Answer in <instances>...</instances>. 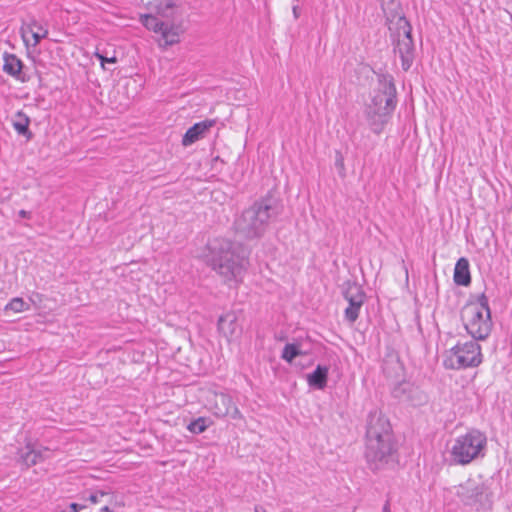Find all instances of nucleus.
I'll return each mask as SVG.
<instances>
[{"label": "nucleus", "instance_id": "nucleus-1", "mask_svg": "<svg viewBox=\"0 0 512 512\" xmlns=\"http://www.w3.org/2000/svg\"><path fill=\"white\" fill-rule=\"evenodd\" d=\"M396 445L389 420L379 411L367 418L365 457L370 469L377 471L395 462Z\"/></svg>", "mask_w": 512, "mask_h": 512}, {"label": "nucleus", "instance_id": "nucleus-2", "mask_svg": "<svg viewBox=\"0 0 512 512\" xmlns=\"http://www.w3.org/2000/svg\"><path fill=\"white\" fill-rule=\"evenodd\" d=\"M209 250V265L223 282L240 284L249 265L246 249L228 239H215L209 244Z\"/></svg>", "mask_w": 512, "mask_h": 512}, {"label": "nucleus", "instance_id": "nucleus-3", "mask_svg": "<svg viewBox=\"0 0 512 512\" xmlns=\"http://www.w3.org/2000/svg\"><path fill=\"white\" fill-rule=\"evenodd\" d=\"M180 0H150L147 3L149 13L140 16V22L145 28L159 35L160 46L167 47L177 44L184 29L180 23H172L159 19L174 17L179 8Z\"/></svg>", "mask_w": 512, "mask_h": 512}, {"label": "nucleus", "instance_id": "nucleus-4", "mask_svg": "<svg viewBox=\"0 0 512 512\" xmlns=\"http://www.w3.org/2000/svg\"><path fill=\"white\" fill-rule=\"evenodd\" d=\"M281 213L278 201L266 196L245 209L234 221L237 234L245 239L261 238L270 222Z\"/></svg>", "mask_w": 512, "mask_h": 512}, {"label": "nucleus", "instance_id": "nucleus-5", "mask_svg": "<svg viewBox=\"0 0 512 512\" xmlns=\"http://www.w3.org/2000/svg\"><path fill=\"white\" fill-rule=\"evenodd\" d=\"M379 90L374 94L371 103L365 109V117L370 129L380 134L389 122L396 107V88L391 76L379 78Z\"/></svg>", "mask_w": 512, "mask_h": 512}, {"label": "nucleus", "instance_id": "nucleus-6", "mask_svg": "<svg viewBox=\"0 0 512 512\" xmlns=\"http://www.w3.org/2000/svg\"><path fill=\"white\" fill-rule=\"evenodd\" d=\"M461 319L466 331L475 340L486 339L492 329L488 298L481 294L477 301L467 303L461 311Z\"/></svg>", "mask_w": 512, "mask_h": 512}, {"label": "nucleus", "instance_id": "nucleus-7", "mask_svg": "<svg viewBox=\"0 0 512 512\" xmlns=\"http://www.w3.org/2000/svg\"><path fill=\"white\" fill-rule=\"evenodd\" d=\"M486 435L477 429H471L453 440L450 448L451 461L458 465H467L485 456Z\"/></svg>", "mask_w": 512, "mask_h": 512}, {"label": "nucleus", "instance_id": "nucleus-8", "mask_svg": "<svg viewBox=\"0 0 512 512\" xmlns=\"http://www.w3.org/2000/svg\"><path fill=\"white\" fill-rule=\"evenodd\" d=\"M481 346L476 340L458 342L444 353L443 365L446 369L461 370L477 367L482 363Z\"/></svg>", "mask_w": 512, "mask_h": 512}, {"label": "nucleus", "instance_id": "nucleus-9", "mask_svg": "<svg viewBox=\"0 0 512 512\" xmlns=\"http://www.w3.org/2000/svg\"><path fill=\"white\" fill-rule=\"evenodd\" d=\"M456 495L466 506L476 510L490 508L492 506V490L488 480L482 476L468 478L456 489Z\"/></svg>", "mask_w": 512, "mask_h": 512}, {"label": "nucleus", "instance_id": "nucleus-10", "mask_svg": "<svg viewBox=\"0 0 512 512\" xmlns=\"http://www.w3.org/2000/svg\"><path fill=\"white\" fill-rule=\"evenodd\" d=\"M398 24L399 30H402L403 34H398L394 52L401 59L402 69L408 71L415 58V46L411 35V25L405 18H400Z\"/></svg>", "mask_w": 512, "mask_h": 512}, {"label": "nucleus", "instance_id": "nucleus-11", "mask_svg": "<svg viewBox=\"0 0 512 512\" xmlns=\"http://www.w3.org/2000/svg\"><path fill=\"white\" fill-rule=\"evenodd\" d=\"M209 409L219 418L230 417L231 419H241L242 414L235 405L232 397L227 393H214L210 400Z\"/></svg>", "mask_w": 512, "mask_h": 512}, {"label": "nucleus", "instance_id": "nucleus-12", "mask_svg": "<svg viewBox=\"0 0 512 512\" xmlns=\"http://www.w3.org/2000/svg\"><path fill=\"white\" fill-rule=\"evenodd\" d=\"M214 123L215 121L213 120H205L195 123L184 134L182 138V145L187 147L203 138L210 128L214 126Z\"/></svg>", "mask_w": 512, "mask_h": 512}, {"label": "nucleus", "instance_id": "nucleus-13", "mask_svg": "<svg viewBox=\"0 0 512 512\" xmlns=\"http://www.w3.org/2000/svg\"><path fill=\"white\" fill-rule=\"evenodd\" d=\"M47 448L36 449L32 444H27L25 449L20 452L21 462L26 468L42 462L46 458Z\"/></svg>", "mask_w": 512, "mask_h": 512}, {"label": "nucleus", "instance_id": "nucleus-14", "mask_svg": "<svg viewBox=\"0 0 512 512\" xmlns=\"http://www.w3.org/2000/svg\"><path fill=\"white\" fill-rule=\"evenodd\" d=\"M329 368L318 365L316 369L307 375L308 385L312 388L323 390L327 386Z\"/></svg>", "mask_w": 512, "mask_h": 512}, {"label": "nucleus", "instance_id": "nucleus-15", "mask_svg": "<svg viewBox=\"0 0 512 512\" xmlns=\"http://www.w3.org/2000/svg\"><path fill=\"white\" fill-rule=\"evenodd\" d=\"M28 33L31 34L34 40L33 46H37L42 39L47 37L48 30L40 22L33 19L26 25V27L22 28L23 37H25Z\"/></svg>", "mask_w": 512, "mask_h": 512}, {"label": "nucleus", "instance_id": "nucleus-16", "mask_svg": "<svg viewBox=\"0 0 512 512\" xmlns=\"http://www.w3.org/2000/svg\"><path fill=\"white\" fill-rule=\"evenodd\" d=\"M454 282L457 285L467 286L471 282L469 262L466 258H460L454 268Z\"/></svg>", "mask_w": 512, "mask_h": 512}, {"label": "nucleus", "instance_id": "nucleus-17", "mask_svg": "<svg viewBox=\"0 0 512 512\" xmlns=\"http://www.w3.org/2000/svg\"><path fill=\"white\" fill-rule=\"evenodd\" d=\"M23 64L21 60L14 54H4L3 71L8 75L19 78Z\"/></svg>", "mask_w": 512, "mask_h": 512}, {"label": "nucleus", "instance_id": "nucleus-18", "mask_svg": "<svg viewBox=\"0 0 512 512\" xmlns=\"http://www.w3.org/2000/svg\"><path fill=\"white\" fill-rule=\"evenodd\" d=\"M344 298L348 301L349 305L361 307L364 303V292L357 284L349 285L344 292Z\"/></svg>", "mask_w": 512, "mask_h": 512}, {"label": "nucleus", "instance_id": "nucleus-19", "mask_svg": "<svg viewBox=\"0 0 512 512\" xmlns=\"http://www.w3.org/2000/svg\"><path fill=\"white\" fill-rule=\"evenodd\" d=\"M29 124L30 119L24 112H16L13 117V127L18 132V134L26 136L28 139L32 137V134L29 130Z\"/></svg>", "mask_w": 512, "mask_h": 512}, {"label": "nucleus", "instance_id": "nucleus-20", "mask_svg": "<svg viewBox=\"0 0 512 512\" xmlns=\"http://www.w3.org/2000/svg\"><path fill=\"white\" fill-rule=\"evenodd\" d=\"M218 329L226 336H233L236 330V322L234 315L227 314L221 316L218 320Z\"/></svg>", "mask_w": 512, "mask_h": 512}, {"label": "nucleus", "instance_id": "nucleus-21", "mask_svg": "<svg viewBox=\"0 0 512 512\" xmlns=\"http://www.w3.org/2000/svg\"><path fill=\"white\" fill-rule=\"evenodd\" d=\"M212 422L209 418L206 417H198L197 419L190 422L187 426V430L193 434H201L203 433Z\"/></svg>", "mask_w": 512, "mask_h": 512}, {"label": "nucleus", "instance_id": "nucleus-22", "mask_svg": "<svg viewBox=\"0 0 512 512\" xmlns=\"http://www.w3.org/2000/svg\"><path fill=\"white\" fill-rule=\"evenodd\" d=\"M30 309V305L23 300L21 297H15L11 299L6 306L4 311H13L14 313L24 312Z\"/></svg>", "mask_w": 512, "mask_h": 512}, {"label": "nucleus", "instance_id": "nucleus-23", "mask_svg": "<svg viewBox=\"0 0 512 512\" xmlns=\"http://www.w3.org/2000/svg\"><path fill=\"white\" fill-rule=\"evenodd\" d=\"M301 354L299 348L295 344H286L282 351V358L291 363L297 356Z\"/></svg>", "mask_w": 512, "mask_h": 512}, {"label": "nucleus", "instance_id": "nucleus-24", "mask_svg": "<svg viewBox=\"0 0 512 512\" xmlns=\"http://www.w3.org/2000/svg\"><path fill=\"white\" fill-rule=\"evenodd\" d=\"M361 307H356V306H353V305H349L346 309H345V318L350 322V323H354L357 318L359 317V311H360Z\"/></svg>", "mask_w": 512, "mask_h": 512}, {"label": "nucleus", "instance_id": "nucleus-25", "mask_svg": "<svg viewBox=\"0 0 512 512\" xmlns=\"http://www.w3.org/2000/svg\"><path fill=\"white\" fill-rule=\"evenodd\" d=\"M106 495L103 491H98L96 493H93L89 496V501L92 503H98L100 501V498L104 497Z\"/></svg>", "mask_w": 512, "mask_h": 512}, {"label": "nucleus", "instance_id": "nucleus-26", "mask_svg": "<svg viewBox=\"0 0 512 512\" xmlns=\"http://www.w3.org/2000/svg\"><path fill=\"white\" fill-rule=\"evenodd\" d=\"M96 56L101 61V66L104 68L105 63H115L117 61L116 57L107 58L103 55L97 53Z\"/></svg>", "mask_w": 512, "mask_h": 512}, {"label": "nucleus", "instance_id": "nucleus-27", "mask_svg": "<svg viewBox=\"0 0 512 512\" xmlns=\"http://www.w3.org/2000/svg\"><path fill=\"white\" fill-rule=\"evenodd\" d=\"M85 508L83 505H79L77 503H71L70 504V511L68 512H78L80 509Z\"/></svg>", "mask_w": 512, "mask_h": 512}, {"label": "nucleus", "instance_id": "nucleus-28", "mask_svg": "<svg viewBox=\"0 0 512 512\" xmlns=\"http://www.w3.org/2000/svg\"><path fill=\"white\" fill-rule=\"evenodd\" d=\"M292 11H293L294 18L298 19L299 16H300V9H299V7L297 5L293 6Z\"/></svg>", "mask_w": 512, "mask_h": 512}, {"label": "nucleus", "instance_id": "nucleus-29", "mask_svg": "<svg viewBox=\"0 0 512 512\" xmlns=\"http://www.w3.org/2000/svg\"><path fill=\"white\" fill-rule=\"evenodd\" d=\"M19 216L21 218H30V213L26 210H20L19 211Z\"/></svg>", "mask_w": 512, "mask_h": 512}, {"label": "nucleus", "instance_id": "nucleus-30", "mask_svg": "<svg viewBox=\"0 0 512 512\" xmlns=\"http://www.w3.org/2000/svg\"><path fill=\"white\" fill-rule=\"evenodd\" d=\"M382 512H391L390 510V502L386 501V503L383 506Z\"/></svg>", "mask_w": 512, "mask_h": 512}, {"label": "nucleus", "instance_id": "nucleus-31", "mask_svg": "<svg viewBox=\"0 0 512 512\" xmlns=\"http://www.w3.org/2000/svg\"><path fill=\"white\" fill-rule=\"evenodd\" d=\"M254 512H267V511L262 506L256 505L254 508Z\"/></svg>", "mask_w": 512, "mask_h": 512}, {"label": "nucleus", "instance_id": "nucleus-32", "mask_svg": "<svg viewBox=\"0 0 512 512\" xmlns=\"http://www.w3.org/2000/svg\"><path fill=\"white\" fill-rule=\"evenodd\" d=\"M101 512H112V510L109 508V506H104L100 509Z\"/></svg>", "mask_w": 512, "mask_h": 512}, {"label": "nucleus", "instance_id": "nucleus-33", "mask_svg": "<svg viewBox=\"0 0 512 512\" xmlns=\"http://www.w3.org/2000/svg\"><path fill=\"white\" fill-rule=\"evenodd\" d=\"M337 163H338V165L343 166V161L342 160H339Z\"/></svg>", "mask_w": 512, "mask_h": 512}]
</instances>
